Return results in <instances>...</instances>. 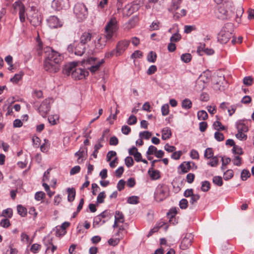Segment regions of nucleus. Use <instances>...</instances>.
Returning a JSON list of instances; mask_svg holds the SVG:
<instances>
[{
  "instance_id": "obj_1",
  "label": "nucleus",
  "mask_w": 254,
  "mask_h": 254,
  "mask_svg": "<svg viewBox=\"0 0 254 254\" xmlns=\"http://www.w3.org/2000/svg\"><path fill=\"white\" fill-rule=\"evenodd\" d=\"M45 61L44 68L45 70L56 73L60 69V63L63 60L62 56L50 47L44 48Z\"/></svg>"
},
{
  "instance_id": "obj_2",
  "label": "nucleus",
  "mask_w": 254,
  "mask_h": 254,
  "mask_svg": "<svg viewBox=\"0 0 254 254\" xmlns=\"http://www.w3.org/2000/svg\"><path fill=\"white\" fill-rule=\"evenodd\" d=\"M118 29L117 21L115 17H112L105 28V36L107 40H110Z\"/></svg>"
},
{
  "instance_id": "obj_3",
  "label": "nucleus",
  "mask_w": 254,
  "mask_h": 254,
  "mask_svg": "<svg viewBox=\"0 0 254 254\" xmlns=\"http://www.w3.org/2000/svg\"><path fill=\"white\" fill-rule=\"evenodd\" d=\"M73 11L79 21L83 20L88 15L87 8L82 3H76L74 6Z\"/></svg>"
},
{
  "instance_id": "obj_4",
  "label": "nucleus",
  "mask_w": 254,
  "mask_h": 254,
  "mask_svg": "<svg viewBox=\"0 0 254 254\" xmlns=\"http://www.w3.org/2000/svg\"><path fill=\"white\" fill-rule=\"evenodd\" d=\"M169 195V189L165 185L158 186L155 193L154 197L157 201L160 202L165 199Z\"/></svg>"
},
{
  "instance_id": "obj_5",
  "label": "nucleus",
  "mask_w": 254,
  "mask_h": 254,
  "mask_svg": "<svg viewBox=\"0 0 254 254\" xmlns=\"http://www.w3.org/2000/svg\"><path fill=\"white\" fill-rule=\"evenodd\" d=\"M140 8L138 3L133 2L131 4L126 5L123 9V15L124 16L128 17L134 12L137 11Z\"/></svg>"
},
{
  "instance_id": "obj_6",
  "label": "nucleus",
  "mask_w": 254,
  "mask_h": 254,
  "mask_svg": "<svg viewBox=\"0 0 254 254\" xmlns=\"http://www.w3.org/2000/svg\"><path fill=\"white\" fill-rule=\"evenodd\" d=\"M13 7L14 9L19 10V19L21 22H24L25 20V6L22 2L20 0L15 1L13 4Z\"/></svg>"
},
{
  "instance_id": "obj_7",
  "label": "nucleus",
  "mask_w": 254,
  "mask_h": 254,
  "mask_svg": "<svg viewBox=\"0 0 254 254\" xmlns=\"http://www.w3.org/2000/svg\"><path fill=\"white\" fill-rule=\"evenodd\" d=\"M231 37L232 33L223 28L218 34V40L222 44H226L229 41Z\"/></svg>"
},
{
  "instance_id": "obj_8",
  "label": "nucleus",
  "mask_w": 254,
  "mask_h": 254,
  "mask_svg": "<svg viewBox=\"0 0 254 254\" xmlns=\"http://www.w3.org/2000/svg\"><path fill=\"white\" fill-rule=\"evenodd\" d=\"M193 238V235L191 233L186 234L181 241L180 248L182 250L189 248L191 245Z\"/></svg>"
},
{
  "instance_id": "obj_9",
  "label": "nucleus",
  "mask_w": 254,
  "mask_h": 254,
  "mask_svg": "<svg viewBox=\"0 0 254 254\" xmlns=\"http://www.w3.org/2000/svg\"><path fill=\"white\" fill-rule=\"evenodd\" d=\"M52 4L58 10L65 9L69 7L68 0H53Z\"/></svg>"
},
{
  "instance_id": "obj_10",
  "label": "nucleus",
  "mask_w": 254,
  "mask_h": 254,
  "mask_svg": "<svg viewBox=\"0 0 254 254\" xmlns=\"http://www.w3.org/2000/svg\"><path fill=\"white\" fill-rule=\"evenodd\" d=\"M51 108L50 101L45 99L41 104L38 108L39 112L43 117H45Z\"/></svg>"
},
{
  "instance_id": "obj_11",
  "label": "nucleus",
  "mask_w": 254,
  "mask_h": 254,
  "mask_svg": "<svg viewBox=\"0 0 254 254\" xmlns=\"http://www.w3.org/2000/svg\"><path fill=\"white\" fill-rule=\"evenodd\" d=\"M88 75V72L86 71L84 69L80 68L77 67L71 72V76L75 79H82Z\"/></svg>"
},
{
  "instance_id": "obj_12",
  "label": "nucleus",
  "mask_w": 254,
  "mask_h": 254,
  "mask_svg": "<svg viewBox=\"0 0 254 254\" xmlns=\"http://www.w3.org/2000/svg\"><path fill=\"white\" fill-rule=\"evenodd\" d=\"M48 25L51 28H57L63 26V22L56 16H51L47 19Z\"/></svg>"
},
{
  "instance_id": "obj_13",
  "label": "nucleus",
  "mask_w": 254,
  "mask_h": 254,
  "mask_svg": "<svg viewBox=\"0 0 254 254\" xmlns=\"http://www.w3.org/2000/svg\"><path fill=\"white\" fill-rule=\"evenodd\" d=\"M130 41L128 40H122L119 41L116 46L117 53L118 55L121 56L124 53L128 47Z\"/></svg>"
},
{
  "instance_id": "obj_14",
  "label": "nucleus",
  "mask_w": 254,
  "mask_h": 254,
  "mask_svg": "<svg viewBox=\"0 0 254 254\" xmlns=\"http://www.w3.org/2000/svg\"><path fill=\"white\" fill-rule=\"evenodd\" d=\"M215 13L218 18L222 20L227 19L228 11L224 6H219Z\"/></svg>"
},
{
  "instance_id": "obj_15",
  "label": "nucleus",
  "mask_w": 254,
  "mask_h": 254,
  "mask_svg": "<svg viewBox=\"0 0 254 254\" xmlns=\"http://www.w3.org/2000/svg\"><path fill=\"white\" fill-rule=\"evenodd\" d=\"M77 64V62H72L66 64L63 69V73L67 75H69L70 74H71V72L74 71Z\"/></svg>"
},
{
  "instance_id": "obj_16",
  "label": "nucleus",
  "mask_w": 254,
  "mask_h": 254,
  "mask_svg": "<svg viewBox=\"0 0 254 254\" xmlns=\"http://www.w3.org/2000/svg\"><path fill=\"white\" fill-rule=\"evenodd\" d=\"M85 46L80 42L78 43H75V46L74 48V54L77 56H82L85 51Z\"/></svg>"
},
{
  "instance_id": "obj_17",
  "label": "nucleus",
  "mask_w": 254,
  "mask_h": 254,
  "mask_svg": "<svg viewBox=\"0 0 254 254\" xmlns=\"http://www.w3.org/2000/svg\"><path fill=\"white\" fill-rule=\"evenodd\" d=\"M87 148H80L79 151L75 153V156H78L77 161L79 163L85 159V156L87 155Z\"/></svg>"
},
{
  "instance_id": "obj_18",
  "label": "nucleus",
  "mask_w": 254,
  "mask_h": 254,
  "mask_svg": "<svg viewBox=\"0 0 254 254\" xmlns=\"http://www.w3.org/2000/svg\"><path fill=\"white\" fill-rule=\"evenodd\" d=\"M92 35L89 32H84L80 38V43L85 45L91 40Z\"/></svg>"
},
{
  "instance_id": "obj_19",
  "label": "nucleus",
  "mask_w": 254,
  "mask_h": 254,
  "mask_svg": "<svg viewBox=\"0 0 254 254\" xmlns=\"http://www.w3.org/2000/svg\"><path fill=\"white\" fill-rule=\"evenodd\" d=\"M179 168L181 169V172L180 174H185L188 173L191 168L190 162H184L179 166Z\"/></svg>"
},
{
  "instance_id": "obj_20",
  "label": "nucleus",
  "mask_w": 254,
  "mask_h": 254,
  "mask_svg": "<svg viewBox=\"0 0 254 254\" xmlns=\"http://www.w3.org/2000/svg\"><path fill=\"white\" fill-rule=\"evenodd\" d=\"M172 132L171 129L168 127H164L162 130V139L164 140L168 139L171 137Z\"/></svg>"
},
{
  "instance_id": "obj_21",
  "label": "nucleus",
  "mask_w": 254,
  "mask_h": 254,
  "mask_svg": "<svg viewBox=\"0 0 254 254\" xmlns=\"http://www.w3.org/2000/svg\"><path fill=\"white\" fill-rule=\"evenodd\" d=\"M67 192L68 193L67 199L69 202H72L74 200L75 196L76 191L73 188H68L67 189Z\"/></svg>"
},
{
  "instance_id": "obj_22",
  "label": "nucleus",
  "mask_w": 254,
  "mask_h": 254,
  "mask_svg": "<svg viewBox=\"0 0 254 254\" xmlns=\"http://www.w3.org/2000/svg\"><path fill=\"white\" fill-rule=\"evenodd\" d=\"M148 173L153 180H157L160 177V172L158 170L149 169Z\"/></svg>"
},
{
  "instance_id": "obj_23",
  "label": "nucleus",
  "mask_w": 254,
  "mask_h": 254,
  "mask_svg": "<svg viewBox=\"0 0 254 254\" xmlns=\"http://www.w3.org/2000/svg\"><path fill=\"white\" fill-rule=\"evenodd\" d=\"M236 127H237L238 131L246 132L249 130L248 126H247L243 123H242L240 122L237 123Z\"/></svg>"
},
{
  "instance_id": "obj_24",
  "label": "nucleus",
  "mask_w": 254,
  "mask_h": 254,
  "mask_svg": "<svg viewBox=\"0 0 254 254\" xmlns=\"http://www.w3.org/2000/svg\"><path fill=\"white\" fill-rule=\"evenodd\" d=\"M53 238L47 236L44 238L43 241L45 245L47 247L46 252L49 251L50 249V246L53 245Z\"/></svg>"
},
{
  "instance_id": "obj_25",
  "label": "nucleus",
  "mask_w": 254,
  "mask_h": 254,
  "mask_svg": "<svg viewBox=\"0 0 254 254\" xmlns=\"http://www.w3.org/2000/svg\"><path fill=\"white\" fill-rule=\"evenodd\" d=\"M106 45V41L104 38L100 37L95 42V47L98 49H102Z\"/></svg>"
},
{
  "instance_id": "obj_26",
  "label": "nucleus",
  "mask_w": 254,
  "mask_h": 254,
  "mask_svg": "<svg viewBox=\"0 0 254 254\" xmlns=\"http://www.w3.org/2000/svg\"><path fill=\"white\" fill-rule=\"evenodd\" d=\"M104 63V60L103 59H102L100 62H98L97 63L92 65L89 68V70L91 71V72H92V73H95L96 71H97L99 70L100 66Z\"/></svg>"
},
{
  "instance_id": "obj_27",
  "label": "nucleus",
  "mask_w": 254,
  "mask_h": 254,
  "mask_svg": "<svg viewBox=\"0 0 254 254\" xmlns=\"http://www.w3.org/2000/svg\"><path fill=\"white\" fill-rule=\"evenodd\" d=\"M182 107L185 109H190L192 107V103L189 99H185L182 102Z\"/></svg>"
},
{
  "instance_id": "obj_28",
  "label": "nucleus",
  "mask_w": 254,
  "mask_h": 254,
  "mask_svg": "<svg viewBox=\"0 0 254 254\" xmlns=\"http://www.w3.org/2000/svg\"><path fill=\"white\" fill-rule=\"evenodd\" d=\"M115 220L118 221L119 223H124V216L122 212L119 211H116L115 215Z\"/></svg>"
},
{
  "instance_id": "obj_29",
  "label": "nucleus",
  "mask_w": 254,
  "mask_h": 254,
  "mask_svg": "<svg viewBox=\"0 0 254 254\" xmlns=\"http://www.w3.org/2000/svg\"><path fill=\"white\" fill-rule=\"evenodd\" d=\"M18 213L22 217H24L27 214V209L21 205H18L17 206Z\"/></svg>"
},
{
  "instance_id": "obj_30",
  "label": "nucleus",
  "mask_w": 254,
  "mask_h": 254,
  "mask_svg": "<svg viewBox=\"0 0 254 254\" xmlns=\"http://www.w3.org/2000/svg\"><path fill=\"white\" fill-rule=\"evenodd\" d=\"M197 118L199 120H205L208 118V114L204 110H201L197 112Z\"/></svg>"
},
{
  "instance_id": "obj_31",
  "label": "nucleus",
  "mask_w": 254,
  "mask_h": 254,
  "mask_svg": "<svg viewBox=\"0 0 254 254\" xmlns=\"http://www.w3.org/2000/svg\"><path fill=\"white\" fill-rule=\"evenodd\" d=\"M23 72L20 71L19 73L15 74L14 76L10 79V81L17 83L22 78L23 75Z\"/></svg>"
},
{
  "instance_id": "obj_32",
  "label": "nucleus",
  "mask_w": 254,
  "mask_h": 254,
  "mask_svg": "<svg viewBox=\"0 0 254 254\" xmlns=\"http://www.w3.org/2000/svg\"><path fill=\"white\" fill-rule=\"evenodd\" d=\"M127 203L131 204H136L139 203V197L137 196H130L127 198Z\"/></svg>"
},
{
  "instance_id": "obj_33",
  "label": "nucleus",
  "mask_w": 254,
  "mask_h": 254,
  "mask_svg": "<svg viewBox=\"0 0 254 254\" xmlns=\"http://www.w3.org/2000/svg\"><path fill=\"white\" fill-rule=\"evenodd\" d=\"M156 54L155 52L151 51L147 56V61L150 63H154L156 60Z\"/></svg>"
},
{
  "instance_id": "obj_34",
  "label": "nucleus",
  "mask_w": 254,
  "mask_h": 254,
  "mask_svg": "<svg viewBox=\"0 0 254 254\" xmlns=\"http://www.w3.org/2000/svg\"><path fill=\"white\" fill-rule=\"evenodd\" d=\"M106 197L105 191L100 192L97 197V203H102L104 202V199Z\"/></svg>"
},
{
  "instance_id": "obj_35",
  "label": "nucleus",
  "mask_w": 254,
  "mask_h": 254,
  "mask_svg": "<svg viewBox=\"0 0 254 254\" xmlns=\"http://www.w3.org/2000/svg\"><path fill=\"white\" fill-rule=\"evenodd\" d=\"M181 59L184 62L188 63L190 61L191 55L189 53L184 54L181 56Z\"/></svg>"
},
{
  "instance_id": "obj_36",
  "label": "nucleus",
  "mask_w": 254,
  "mask_h": 254,
  "mask_svg": "<svg viewBox=\"0 0 254 254\" xmlns=\"http://www.w3.org/2000/svg\"><path fill=\"white\" fill-rule=\"evenodd\" d=\"M251 176V174L248 170L244 169L242 171L241 177L243 181H246Z\"/></svg>"
},
{
  "instance_id": "obj_37",
  "label": "nucleus",
  "mask_w": 254,
  "mask_h": 254,
  "mask_svg": "<svg viewBox=\"0 0 254 254\" xmlns=\"http://www.w3.org/2000/svg\"><path fill=\"white\" fill-rule=\"evenodd\" d=\"M233 171L232 170H228L224 173L223 178L225 180H228L233 177Z\"/></svg>"
},
{
  "instance_id": "obj_38",
  "label": "nucleus",
  "mask_w": 254,
  "mask_h": 254,
  "mask_svg": "<svg viewBox=\"0 0 254 254\" xmlns=\"http://www.w3.org/2000/svg\"><path fill=\"white\" fill-rule=\"evenodd\" d=\"M182 1V0H172L171 9L174 10L178 9Z\"/></svg>"
},
{
  "instance_id": "obj_39",
  "label": "nucleus",
  "mask_w": 254,
  "mask_h": 254,
  "mask_svg": "<svg viewBox=\"0 0 254 254\" xmlns=\"http://www.w3.org/2000/svg\"><path fill=\"white\" fill-rule=\"evenodd\" d=\"M210 188V185L208 181H205L202 183L201 190L204 192L207 191Z\"/></svg>"
},
{
  "instance_id": "obj_40",
  "label": "nucleus",
  "mask_w": 254,
  "mask_h": 254,
  "mask_svg": "<svg viewBox=\"0 0 254 254\" xmlns=\"http://www.w3.org/2000/svg\"><path fill=\"white\" fill-rule=\"evenodd\" d=\"M243 83L247 86L252 85L253 83V78L251 76H246L243 79Z\"/></svg>"
},
{
  "instance_id": "obj_41",
  "label": "nucleus",
  "mask_w": 254,
  "mask_h": 254,
  "mask_svg": "<svg viewBox=\"0 0 254 254\" xmlns=\"http://www.w3.org/2000/svg\"><path fill=\"white\" fill-rule=\"evenodd\" d=\"M213 126L214 128L216 130H223L225 129L224 126H223L221 122L219 121H216L213 123Z\"/></svg>"
},
{
  "instance_id": "obj_42",
  "label": "nucleus",
  "mask_w": 254,
  "mask_h": 254,
  "mask_svg": "<svg viewBox=\"0 0 254 254\" xmlns=\"http://www.w3.org/2000/svg\"><path fill=\"white\" fill-rule=\"evenodd\" d=\"M213 183L218 186H221L223 185L222 179L219 176H215L213 178Z\"/></svg>"
},
{
  "instance_id": "obj_43",
  "label": "nucleus",
  "mask_w": 254,
  "mask_h": 254,
  "mask_svg": "<svg viewBox=\"0 0 254 254\" xmlns=\"http://www.w3.org/2000/svg\"><path fill=\"white\" fill-rule=\"evenodd\" d=\"M181 36L178 33L174 34L170 38V41L171 42H177L180 40Z\"/></svg>"
},
{
  "instance_id": "obj_44",
  "label": "nucleus",
  "mask_w": 254,
  "mask_h": 254,
  "mask_svg": "<svg viewBox=\"0 0 254 254\" xmlns=\"http://www.w3.org/2000/svg\"><path fill=\"white\" fill-rule=\"evenodd\" d=\"M213 156V152L211 148H207L204 153V157L207 159L211 158Z\"/></svg>"
},
{
  "instance_id": "obj_45",
  "label": "nucleus",
  "mask_w": 254,
  "mask_h": 254,
  "mask_svg": "<svg viewBox=\"0 0 254 254\" xmlns=\"http://www.w3.org/2000/svg\"><path fill=\"white\" fill-rule=\"evenodd\" d=\"M125 164L127 167H130L133 165L134 161L131 157H127L125 160Z\"/></svg>"
},
{
  "instance_id": "obj_46",
  "label": "nucleus",
  "mask_w": 254,
  "mask_h": 254,
  "mask_svg": "<svg viewBox=\"0 0 254 254\" xmlns=\"http://www.w3.org/2000/svg\"><path fill=\"white\" fill-rule=\"evenodd\" d=\"M2 215L4 217L11 218L12 216V210L11 208H7L3 210Z\"/></svg>"
},
{
  "instance_id": "obj_47",
  "label": "nucleus",
  "mask_w": 254,
  "mask_h": 254,
  "mask_svg": "<svg viewBox=\"0 0 254 254\" xmlns=\"http://www.w3.org/2000/svg\"><path fill=\"white\" fill-rule=\"evenodd\" d=\"M114 56H115L116 57H118L120 56L119 55L117 54L116 49L113 50L111 52H107L105 54V57L106 58H111V57H112Z\"/></svg>"
},
{
  "instance_id": "obj_48",
  "label": "nucleus",
  "mask_w": 254,
  "mask_h": 254,
  "mask_svg": "<svg viewBox=\"0 0 254 254\" xmlns=\"http://www.w3.org/2000/svg\"><path fill=\"white\" fill-rule=\"evenodd\" d=\"M169 106L168 104H164L161 107V112L163 116H166L169 113Z\"/></svg>"
},
{
  "instance_id": "obj_49",
  "label": "nucleus",
  "mask_w": 254,
  "mask_h": 254,
  "mask_svg": "<svg viewBox=\"0 0 254 254\" xmlns=\"http://www.w3.org/2000/svg\"><path fill=\"white\" fill-rule=\"evenodd\" d=\"M157 150V149L155 146H154L153 145H150L148 147V149L146 152V154L148 155H152V154L155 155Z\"/></svg>"
},
{
  "instance_id": "obj_50",
  "label": "nucleus",
  "mask_w": 254,
  "mask_h": 254,
  "mask_svg": "<svg viewBox=\"0 0 254 254\" xmlns=\"http://www.w3.org/2000/svg\"><path fill=\"white\" fill-rule=\"evenodd\" d=\"M243 12L244 10L242 7H240L238 8H237L236 11V21L238 22V23H240L241 21L240 19H239L238 18L242 15Z\"/></svg>"
},
{
  "instance_id": "obj_51",
  "label": "nucleus",
  "mask_w": 254,
  "mask_h": 254,
  "mask_svg": "<svg viewBox=\"0 0 254 254\" xmlns=\"http://www.w3.org/2000/svg\"><path fill=\"white\" fill-rule=\"evenodd\" d=\"M180 207L182 209H185L188 207V201L186 199H181L179 203Z\"/></svg>"
},
{
  "instance_id": "obj_52",
  "label": "nucleus",
  "mask_w": 254,
  "mask_h": 254,
  "mask_svg": "<svg viewBox=\"0 0 254 254\" xmlns=\"http://www.w3.org/2000/svg\"><path fill=\"white\" fill-rule=\"evenodd\" d=\"M214 137L218 141H222L224 139V136L222 133L219 131H216L214 134Z\"/></svg>"
},
{
  "instance_id": "obj_53",
  "label": "nucleus",
  "mask_w": 254,
  "mask_h": 254,
  "mask_svg": "<svg viewBox=\"0 0 254 254\" xmlns=\"http://www.w3.org/2000/svg\"><path fill=\"white\" fill-rule=\"evenodd\" d=\"M137 118L134 115H131L127 121V123L129 125H133L136 123Z\"/></svg>"
},
{
  "instance_id": "obj_54",
  "label": "nucleus",
  "mask_w": 254,
  "mask_h": 254,
  "mask_svg": "<svg viewBox=\"0 0 254 254\" xmlns=\"http://www.w3.org/2000/svg\"><path fill=\"white\" fill-rule=\"evenodd\" d=\"M232 152L235 154L242 155L243 154V151L242 148L236 145L233 147Z\"/></svg>"
},
{
  "instance_id": "obj_55",
  "label": "nucleus",
  "mask_w": 254,
  "mask_h": 254,
  "mask_svg": "<svg viewBox=\"0 0 254 254\" xmlns=\"http://www.w3.org/2000/svg\"><path fill=\"white\" fill-rule=\"evenodd\" d=\"M232 162L234 165L240 166L242 164V158L239 156H236L232 160Z\"/></svg>"
},
{
  "instance_id": "obj_56",
  "label": "nucleus",
  "mask_w": 254,
  "mask_h": 254,
  "mask_svg": "<svg viewBox=\"0 0 254 254\" xmlns=\"http://www.w3.org/2000/svg\"><path fill=\"white\" fill-rule=\"evenodd\" d=\"M45 196V193L43 191L37 192L35 194V198L37 200H41Z\"/></svg>"
},
{
  "instance_id": "obj_57",
  "label": "nucleus",
  "mask_w": 254,
  "mask_h": 254,
  "mask_svg": "<svg viewBox=\"0 0 254 254\" xmlns=\"http://www.w3.org/2000/svg\"><path fill=\"white\" fill-rule=\"evenodd\" d=\"M236 137L240 140H245L247 138V136L243 132L238 131L236 134Z\"/></svg>"
},
{
  "instance_id": "obj_58",
  "label": "nucleus",
  "mask_w": 254,
  "mask_h": 254,
  "mask_svg": "<svg viewBox=\"0 0 254 254\" xmlns=\"http://www.w3.org/2000/svg\"><path fill=\"white\" fill-rule=\"evenodd\" d=\"M152 134L148 131H144L139 133V136L140 137H143L146 139H148L151 137Z\"/></svg>"
},
{
  "instance_id": "obj_59",
  "label": "nucleus",
  "mask_w": 254,
  "mask_h": 254,
  "mask_svg": "<svg viewBox=\"0 0 254 254\" xmlns=\"http://www.w3.org/2000/svg\"><path fill=\"white\" fill-rule=\"evenodd\" d=\"M182 154L181 151H174L171 155V158L174 160H179Z\"/></svg>"
},
{
  "instance_id": "obj_60",
  "label": "nucleus",
  "mask_w": 254,
  "mask_h": 254,
  "mask_svg": "<svg viewBox=\"0 0 254 254\" xmlns=\"http://www.w3.org/2000/svg\"><path fill=\"white\" fill-rule=\"evenodd\" d=\"M208 165L211 167H216L218 165V159L217 156L212 157V161L207 163Z\"/></svg>"
},
{
  "instance_id": "obj_61",
  "label": "nucleus",
  "mask_w": 254,
  "mask_h": 254,
  "mask_svg": "<svg viewBox=\"0 0 254 254\" xmlns=\"http://www.w3.org/2000/svg\"><path fill=\"white\" fill-rule=\"evenodd\" d=\"M117 153L115 151H110L107 154V161L110 162L112 157H116Z\"/></svg>"
},
{
  "instance_id": "obj_62",
  "label": "nucleus",
  "mask_w": 254,
  "mask_h": 254,
  "mask_svg": "<svg viewBox=\"0 0 254 254\" xmlns=\"http://www.w3.org/2000/svg\"><path fill=\"white\" fill-rule=\"evenodd\" d=\"M196 29L195 26L193 25H186L185 26L184 32L189 34L190 33L191 31L195 30Z\"/></svg>"
},
{
  "instance_id": "obj_63",
  "label": "nucleus",
  "mask_w": 254,
  "mask_h": 254,
  "mask_svg": "<svg viewBox=\"0 0 254 254\" xmlns=\"http://www.w3.org/2000/svg\"><path fill=\"white\" fill-rule=\"evenodd\" d=\"M58 119V117L57 115L50 116L48 118V121L49 123L52 125H55L57 124L56 120Z\"/></svg>"
},
{
  "instance_id": "obj_64",
  "label": "nucleus",
  "mask_w": 254,
  "mask_h": 254,
  "mask_svg": "<svg viewBox=\"0 0 254 254\" xmlns=\"http://www.w3.org/2000/svg\"><path fill=\"white\" fill-rule=\"evenodd\" d=\"M190 197H191V198H190V202L192 205H193L194 203H195L200 198L199 195L194 194H193Z\"/></svg>"
}]
</instances>
